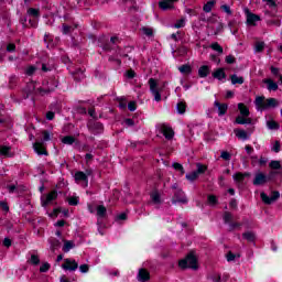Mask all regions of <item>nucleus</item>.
<instances>
[{"label":"nucleus","instance_id":"27","mask_svg":"<svg viewBox=\"0 0 282 282\" xmlns=\"http://www.w3.org/2000/svg\"><path fill=\"white\" fill-rule=\"evenodd\" d=\"M265 83H267L268 89L270 91H276L279 89V85H276V83L272 82V79H267Z\"/></svg>","mask_w":282,"mask_h":282},{"label":"nucleus","instance_id":"1","mask_svg":"<svg viewBox=\"0 0 282 282\" xmlns=\"http://www.w3.org/2000/svg\"><path fill=\"white\" fill-rule=\"evenodd\" d=\"M149 85H150V91L152 96L154 97V100L156 102H160L162 100V90L164 89L166 83L160 84L158 79L150 78L149 79Z\"/></svg>","mask_w":282,"mask_h":282},{"label":"nucleus","instance_id":"18","mask_svg":"<svg viewBox=\"0 0 282 282\" xmlns=\"http://www.w3.org/2000/svg\"><path fill=\"white\" fill-rule=\"evenodd\" d=\"M214 106L218 109V116H226V111H228L227 104H220L219 101H214Z\"/></svg>","mask_w":282,"mask_h":282},{"label":"nucleus","instance_id":"8","mask_svg":"<svg viewBox=\"0 0 282 282\" xmlns=\"http://www.w3.org/2000/svg\"><path fill=\"white\" fill-rule=\"evenodd\" d=\"M270 178L265 174H263V172H258L256 173L253 184L254 186H263V184H267Z\"/></svg>","mask_w":282,"mask_h":282},{"label":"nucleus","instance_id":"53","mask_svg":"<svg viewBox=\"0 0 282 282\" xmlns=\"http://www.w3.org/2000/svg\"><path fill=\"white\" fill-rule=\"evenodd\" d=\"M35 72H36V67H34V66H29L26 68V75L28 76H32V74H34Z\"/></svg>","mask_w":282,"mask_h":282},{"label":"nucleus","instance_id":"58","mask_svg":"<svg viewBox=\"0 0 282 282\" xmlns=\"http://www.w3.org/2000/svg\"><path fill=\"white\" fill-rule=\"evenodd\" d=\"M226 63H228V65H232V63H235V57L232 55L227 56Z\"/></svg>","mask_w":282,"mask_h":282},{"label":"nucleus","instance_id":"38","mask_svg":"<svg viewBox=\"0 0 282 282\" xmlns=\"http://www.w3.org/2000/svg\"><path fill=\"white\" fill-rule=\"evenodd\" d=\"M178 72H181V74H191L192 68L189 65H183L178 67Z\"/></svg>","mask_w":282,"mask_h":282},{"label":"nucleus","instance_id":"46","mask_svg":"<svg viewBox=\"0 0 282 282\" xmlns=\"http://www.w3.org/2000/svg\"><path fill=\"white\" fill-rule=\"evenodd\" d=\"M173 169H175V171H180L181 175H184V166H182V164L180 163H173Z\"/></svg>","mask_w":282,"mask_h":282},{"label":"nucleus","instance_id":"54","mask_svg":"<svg viewBox=\"0 0 282 282\" xmlns=\"http://www.w3.org/2000/svg\"><path fill=\"white\" fill-rule=\"evenodd\" d=\"M269 8H276V2L274 0H262Z\"/></svg>","mask_w":282,"mask_h":282},{"label":"nucleus","instance_id":"61","mask_svg":"<svg viewBox=\"0 0 282 282\" xmlns=\"http://www.w3.org/2000/svg\"><path fill=\"white\" fill-rule=\"evenodd\" d=\"M220 158H223V160H230V153L221 152Z\"/></svg>","mask_w":282,"mask_h":282},{"label":"nucleus","instance_id":"9","mask_svg":"<svg viewBox=\"0 0 282 282\" xmlns=\"http://www.w3.org/2000/svg\"><path fill=\"white\" fill-rule=\"evenodd\" d=\"M160 131L161 133H163L164 138H166V140H171L173 139V135H175V132H173V128L166 124H161L160 126Z\"/></svg>","mask_w":282,"mask_h":282},{"label":"nucleus","instance_id":"6","mask_svg":"<svg viewBox=\"0 0 282 282\" xmlns=\"http://www.w3.org/2000/svg\"><path fill=\"white\" fill-rule=\"evenodd\" d=\"M260 197L263 202V204H274V202H276V199H279V197H281V194L279 192H272L270 196H268V194H265L264 192H262L260 194Z\"/></svg>","mask_w":282,"mask_h":282},{"label":"nucleus","instance_id":"14","mask_svg":"<svg viewBox=\"0 0 282 282\" xmlns=\"http://www.w3.org/2000/svg\"><path fill=\"white\" fill-rule=\"evenodd\" d=\"M174 203H180V204H186L188 202V198H186V195H184V192L182 189H177V192L174 195Z\"/></svg>","mask_w":282,"mask_h":282},{"label":"nucleus","instance_id":"41","mask_svg":"<svg viewBox=\"0 0 282 282\" xmlns=\"http://www.w3.org/2000/svg\"><path fill=\"white\" fill-rule=\"evenodd\" d=\"M212 50H214L215 52H218L219 54L224 53V48L221 47V45H219V43L212 44Z\"/></svg>","mask_w":282,"mask_h":282},{"label":"nucleus","instance_id":"2","mask_svg":"<svg viewBox=\"0 0 282 282\" xmlns=\"http://www.w3.org/2000/svg\"><path fill=\"white\" fill-rule=\"evenodd\" d=\"M256 107L260 111H263L265 109H274V107H279V100L274 98L265 99V97H257Z\"/></svg>","mask_w":282,"mask_h":282},{"label":"nucleus","instance_id":"57","mask_svg":"<svg viewBox=\"0 0 282 282\" xmlns=\"http://www.w3.org/2000/svg\"><path fill=\"white\" fill-rule=\"evenodd\" d=\"M269 25H276L279 28L281 26V20H271L269 21Z\"/></svg>","mask_w":282,"mask_h":282},{"label":"nucleus","instance_id":"33","mask_svg":"<svg viewBox=\"0 0 282 282\" xmlns=\"http://www.w3.org/2000/svg\"><path fill=\"white\" fill-rule=\"evenodd\" d=\"M215 8V0L208 1L204 7L203 10L204 12H210Z\"/></svg>","mask_w":282,"mask_h":282},{"label":"nucleus","instance_id":"26","mask_svg":"<svg viewBox=\"0 0 282 282\" xmlns=\"http://www.w3.org/2000/svg\"><path fill=\"white\" fill-rule=\"evenodd\" d=\"M231 84L232 85H243V77L237 76V75H231Z\"/></svg>","mask_w":282,"mask_h":282},{"label":"nucleus","instance_id":"5","mask_svg":"<svg viewBox=\"0 0 282 282\" xmlns=\"http://www.w3.org/2000/svg\"><path fill=\"white\" fill-rule=\"evenodd\" d=\"M89 175H91V171H89V170H87L86 173L85 172H76L75 173V182L77 184H84V186H88Z\"/></svg>","mask_w":282,"mask_h":282},{"label":"nucleus","instance_id":"17","mask_svg":"<svg viewBox=\"0 0 282 282\" xmlns=\"http://www.w3.org/2000/svg\"><path fill=\"white\" fill-rule=\"evenodd\" d=\"M251 164L253 166H265L268 164V159L261 156L260 159L257 156L251 158Z\"/></svg>","mask_w":282,"mask_h":282},{"label":"nucleus","instance_id":"51","mask_svg":"<svg viewBox=\"0 0 282 282\" xmlns=\"http://www.w3.org/2000/svg\"><path fill=\"white\" fill-rule=\"evenodd\" d=\"M79 271L83 273V274H87V272H89V265L87 264H82L79 267Z\"/></svg>","mask_w":282,"mask_h":282},{"label":"nucleus","instance_id":"28","mask_svg":"<svg viewBox=\"0 0 282 282\" xmlns=\"http://www.w3.org/2000/svg\"><path fill=\"white\" fill-rule=\"evenodd\" d=\"M97 217H105L107 215V208L102 205L96 207Z\"/></svg>","mask_w":282,"mask_h":282},{"label":"nucleus","instance_id":"37","mask_svg":"<svg viewBox=\"0 0 282 282\" xmlns=\"http://www.w3.org/2000/svg\"><path fill=\"white\" fill-rule=\"evenodd\" d=\"M62 142L63 144H74V142H76V139L72 135H67L62 138Z\"/></svg>","mask_w":282,"mask_h":282},{"label":"nucleus","instance_id":"36","mask_svg":"<svg viewBox=\"0 0 282 282\" xmlns=\"http://www.w3.org/2000/svg\"><path fill=\"white\" fill-rule=\"evenodd\" d=\"M243 239H246L247 241H254L256 236L254 232L252 231H247L242 235Z\"/></svg>","mask_w":282,"mask_h":282},{"label":"nucleus","instance_id":"39","mask_svg":"<svg viewBox=\"0 0 282 282\" xmlns=\"http://www.w3.org/2000/svg\"><path fill=\"white\" fill-rule=\"evenodd\" d=\"M42 140H43V142H50V140H52V134L48 131L43 130L42 131Z\"/></svg>","mask_w":282,"mask_h":282},{"label":"nucleus","instance_id":"25","mask_svg":"<svg viewBox=\"0 0 282 282\" xmlns=\"http://www.w3.org/2000/svg\"><path fill=\"white\" fill-rule=\"evenodd\" d=\"M238 109L240 111V116H243V118H248V116H250V110L243 104H238Z\"/></svg>","mask_w":282,"mask_h":282},{"label":"nucleus","instance_id":"11","mask_svg":"<svg viewBox=\"0 0 282 282\" xmlns=\"http://www.w3.org/2000/svg\"><path fill=\"white\" fill-rule=\"evenodd\" d=\"M29 17H32V19L29 20V23L31 24V28H36V19H39V9L31 8L28 10Z\"/></svg>","mask_w":282,"mask_h":282},{"label":"nucleus","instance_id":"20","mask_svg":"<svg viewBox=\"0 0 282 282\" xmlns=\"http://www.w3.org/2000/svg\"><path fill=\"white\" fill-rule=\"evenodd\" d=\"M234 133L238 140H248L250 138V134L246 130L235 129Z\"/></svg>","mask_w":282,"mask_h":282},{"label":"nucleus","instance_id":"49","mask_svg":"<svg viewBox=\"0 0 282 282\" xmlns=\"http://www.w3.org/2000/svg\"><path fill=\"white\" fill-rule=\"evenodd\" d=\"M224 221H225V224H230V221H232V214H230V213H225V215H224Z\"/></svg>","mask_w":282,"mask_h":282},{"label":"nucleus","instance_id":"56","mask_svg":"<svg viewBox=\"0 0 282 282\" xmlns=\"http://www.w3.org/2000/svg\"><path fill=\"white\" fill-rule=\"evenodd\" d=\"M3 246L6 248H10V246H12V240H10V238H4Z\"/></svg>","mask_w":282,"mask_h":282},{"label":"nucleus","instance_id":"43","mask_svg":"<svg viewBox=\"0 0 282 282\" xmlns=\"http://www.w3.org/2000/svg\"><path fill=\"white\" fill-rule=\"evenodd\" d=\"M68 204L70 206H78V196H72L68 198Z\"/></svg>","mask_w":282,"mask_h":282},{"label":"nucleus","instance_id":"22","mask_svg":"<svg viewBox=\"0 0 282 282\" xmlns=\"http://www.w3.org/2000/svg\"><path fill=\"white\" fill-rule=\"evenodd\" d=\"M210 74V67L208 65H203L198 69V76L199 78H206Z\"/></svg>","mask_w":282,"mask_h":282},{"label":"nucleus","instance_id":"32","mask_svg":"<svg viewBox=\"0 0 282 282\" xmlns=\"http://www.w3.org/2000/svg\"><path fill=\"white\" fill-rule=\"evenodd\" d=\"M74 246H75L74 241L65 240L63 251L64 252H69V250H72V248H74Z\"/></svg>","mask_w":282,"mask_h":282},{"label":"nucleus","instance_id":"30","mask_svg":"<svg viewBox=\"0 0 282 282\" xmlns=\"http://www.w3.org/2000/svg\"><path fill=\"white\" fill-rule=\"evenodd\" d=\"M151 199L153 204H162V198H160V193L158 192H152Z\"/></svg>","mask_w":282,"mask_h":282},{"label":"nucleus","instance_id":"23","mask_svg":"<svg viewBox=\"0 0 282 282\" xmlns=\"http://www.w3.org/2000/svg\"><path fill=\"white\" fill-rule=\"evenodd\" d=\"M236 124H252V119L241 115L236 118Z\"/></svg>","mask_w":282,"mask_h":282},{"label":"nucleus","instance_id":"35","mask_svg":"<svg viewBox=\"0 0 282 282\" xmlns=\"http://www.w3.org/2000/svg\"><path fill=\"white\" fill-rule=\"evenodd\" d=\"M271 151H273V153H279L281 151V142L280 141H273L272 147H271Z\"/></svg>","mask_w":282,"mask_h":282},{"label":"nucleus","instance_id":"44","mask_svg":"<svg viewBox=\"0 0 282 282\" xmlns=\"http://www.w3.org/2000/svg\"><path fill=\"white\" fill-rule=\"evenodd\" d=\"M141 32L145 34V36H153V29L151 28H143L141 29Z\"/></svg>","mask_w":282,"mask_h":282},{"label":"nucleus","instance_id":"13","mask_svg":"<svg viewBox=\"0 0 282 282\" xmlns=\"http://www.w3.org/2000/svg\"><path fill=\"white\" fill-rule=\"evenodd\" d=\"M33 149L37 155H47V150H45V144L41 141H37L33 144Z\"/></svg>","mask_w":282,"mask_h":282},{"label":"nucleus","instance_id":"62","mask_svg":"<svg viewBox=\"0 0 282 282\" xmlns=\"http://www.w3.org/2000/svg\"><path fill=\"white\" fill-rule=\"evenodd\" d=\"M17 50V46L14 44H8L7 52H14Z\"/></svg>","mask_w":282,"mask_h":282},{"label":"nucleus","instance_id":"10","mask_svg":"<svg viewBox=\"0 0 282 282\" xmlns=\"http://www.w3.org/2000/svg\"><path fill=\"white\" fill-rule=\"evenodd\" d=\"M56 197H58V194L56 192H51L46 196H42L41 197L42 206L45 207L48 204H52V202H54V199H56Z\"/></svg>","mask_w":282,"mask_h":282},{"label":"nucleus","instance_id":"45","mask_svg":"<svg viewBox=\"0 0 282 282\" xmlns=\"http://www.w3.org/2000/svg\"><path fill=\"white\" fill-rule=\"evenodd\" d=\"M239 254H235L232 252H228L226 256L227 261H235V259H239Z\"/></svg>","mask_w":282,"mask_h":282},{"label":"nucleus","instance_id":"31","mask_svg":"<svg viewBox=\"0 0 282 282\" xmlns=\"http://www.w3.org/2000/svg\"><path fill=\"white\" fill-rule=\"evenodd\" d=\"M29 263H31V265H39L41 263V259L39 258L37 254H31V258L29 259Z\"/></svg>","mask_w":282,"mask_h":282},{"label":"nucleus","instance_id":"24","mask_svg":"<svg viewBox=\"0 0 282 282\" xmlns=\"http://www.w3.org/2000/svg\"><path fill=\"white\" fill-rule=\"evenodd\" d=\"M213 76L217 80H224L226 78V72H224V68H218L213 73Z\"/></svg>","mask_w":282,"mask_h":282},{"label":"nucleus","instance_id":"4","mask_svg":"<svg viewBox=\"0 0 282 282\" xmlns=\"http://www.w3.org/2000/svg\"><path fill=\"white\" fill-rule=\"evenodd\" d=\"M206 171H208L207 165H204L202 163H196V171L187 173L185 177L188 182H195L196 180H199V175H204Z\"/></svg>","mask_w":282,"mask_h":282},{"label":"nucleus","instance_id":"48","mask_svg":"<svg viewBox=\"0 0 282 282\" xmlns=\"http://www.w3.org/2000/svg\"><path fill=\"white\" fill-rule=\"evenodd\" d=\"M208 204H210V206H215L217 204V196L209 195L208 196Z\"/></svg>","mask_w":282,"mask_h":282},{"label":"nucleus","instance_id":"16","mask_svg":"<svg viewBox=\"0 0 282 282\" xmlns=\"http://www.w3.org/2000/svg\"><path fill=\"white\" fill-rule=\"evenodd\" d=\"M137 279L140 282H147L151 279V275L145 269H140Z\"/></svg>","mask_w":282,"mask_h":282},{"label":"nucleus","instance_id":"15","mask_svg":"<svg viewBox=\"0 0 282 282\" xmlns=\"http://www.w3.org/2000/svg\"><path fill=\"white\" fill-rule=\"evenodd\" d=\"M175 1L177 0H161L159 2V7L161 8V10H173V4L175 3Z\"/></svg>","mask_w":282,"mask_h":282},{"label":"nucleus","instance_id":"55","mask_svg":"<svg viewBox=\"0 0 282 282\" xmlns=\"http://www.w3.org/2000/svg\"><path fill=\"white\" fill-rule=\"evenodd\" d=\"M128 109H129V111H135V109H137L135 101H130L128 104Z\"/></svg>","mask_w":282,"mask_h":282},{"label":"nucleus","instance_id":"64","mask_svg":"<svg viewBox=\"0 0 282 282\" xmlns=\"http://www.w3.org/2000/svg\"><path fill=\"white\" fill-rule=\"evenodd\" d=\"M54 112L53 111H48V112H46V119L47 120H52L53 118H54Z\"/></svg>","mask_w":282,"mask_h":282},{"label":"nucleus","instance_id":"19","mask_svg":"<svg viewBox=\"0 0 282 282\" xmlns=\"http://www.w3.org/2000/svg\"><path fill=\"white\" fill-rule=\"evenodd\" d=\"M0 155L2 158H12V155H14V153L12 152V148L7 147V145H1L0 147Z\"/></svg>","mask_w":282,"mask_h":282},{"label":"nucleus","instance_id":"52","mask_svg":"<svg viewBox=\"0 0 282 282\" xmlns=\"http://www.w3.org/2000/svg\"><path fill=\"white\" fill-rule=\"evenodd\" d=\"M50 270V263L45 262L40 267V272H47Z\"/></svg>","mask_w":282,"mask_h":282},{"label":"nucleus","instance_id":"42","mask_svg":"<svg viewBox=\"0 0 282 282\" xmlns=\"http://www.w3.org/2000/svg\"><path fill=\"white\" fill-rule=\"evenodd\" d=\"M184 25H186V19L182 18L174 24V28L178 30L180 28H184Z\"/></svg>","mask_w":282,"mask_h":282},{"label":"nucleus","instance_id":"50","mask_svg":"<svg viewBox=\"0 0 282 282\" xmlns=\"http://www.w3.org/2000/svg\"><path fill=\"white\" fill-rule=\"evenodd\" d=\"M241 228V225L239 223H230L229 224V230H237Z\"/></svg>","mask_w":282,"mask_h":282},{"label":"nucleus","instance_id":"7","mask_svg":"<svg viewBox=\"0 0 282 282\" xmlns=\"http://www.w3.org/2000/svg\"><path fill=\"white\" fill-rule=\"evenodd\" d=\"M246 19H247V25H251V26L257 25V23H259V21H261V17H259L248 10L246 11Z\"/></svg>","mask_w":282,"mask_h":282},{"label":"nucleus","instance_id":"59","mask_svg":"<svg viewBox=\"0 0 282 282\" xmlns=\"http://www.w3.org/2000/svg\"><path fill=\"white\" fill-rule=\"evenodd\" d=\"M58 213H61L59 209H54L53 213L48 214V217H53V219H54V218L58 217Z\"/></svg>","mask_w":282,"mask_h":282},{"label":"nucleus","instance_id":"12","mask_svg":"<svg viewBox=\"0 0 282 282\" xmlns=\"http://www.w3.org/2000/svg\"><path fill=\"white\" fill-rule=\"evenodd\" d=\"M63 270H78V263L75 262V260L66 259L64 260V263L62 264Z\"/></svg>","mask_w":282,"mask_h":282},{"label":"nucleus","instance_id":"34","mask_svg":"<svg viewBox=\"0 0 282 282\" xmlns=\"http://www.w3.org/2000/svg\"><path fill=\"white\" fill-rule=\"evenodd\" d=\"M269 166L273 170V171H279L280 169H282L281 166V161H271L269 163Z\"/></svg>","mask_w":282,"mask_h":282},{"label":"nucleus","instance_id":"40","mask_svg":"<svg viewBox=\"0 0 282 282\" xmlns=\"http://www.w3.org/2000/svg\"><path fill=\"white\" fill-rule=\"evenodd\" d=\"M177 112L178 113H185L186 112V104L184 102H178L176 106Z\"/></svg>","mask_w":282,"mask_h":282},{"label":"nucleus","instance_id":"63","mask_svg":"<svg viewBox=\"0 0 282 282\" xmlns=\"http://www.w3.org/2000/svg\"><path fill=\"white\" fill-rule=\"evenodd\" d=\"M212 280H213L214 282H220V281H221V276H220L219 274H214V275L212 276Z\"/></svg>","mask_w":282,"mask_h":282},{"label":"nucleus","instance_id":"29","mask_svg":"<svg viewBox=\"0 0 282 282\" xmlns=\"http://www.w3.org/2000/svg\"><path fill=\"white\" fill-rule=\"evenodd\" d=\"M248 175H250V174L236 173V174H234V180H235V182H243V180H246V177H248Z\"/></svg>","mask_w":282,"mask_h":282},{"label":"nucleus","instance_id":"21","mask_svg":"<svg viewBox=\"0 0 282 282\" xmlns=\"http://www.w3.org/2000/svg\"><path fill=\"white\" fill-rule=\"evenodd\" d=\"M267 127H268V129H270V131H276L280 129L279 122H276L271 117H269V119H267Z\"/></svg>","mask_w":282,"mask_h":282},{"label":"nucleus","instance_id":"47","mask_svg":"<svg viewBox=\"0 0 282 282\" xmlns=\"http://www.w3.org/2000/svg\"><path fill=\"white\" fill-rule=\"evenodd\" d=\"M264 47H265V43H263V42L256 43V52H263Z\"/></svg>","mask_w":282,"mask_h":282},{"label":"nucleus","instance_id":"3","mask_svg":"<svg viewBox=\"0 0 282 282\" xmlns=\"http://www.w3.org/2000/svg\"><path fill=\"white\" fill-rule=\"evenodd\" d=\"M178 267L181 270H186V268L197 270L199 268V264L197 263V256L195 253L187 254L185 259L180 260Z\"/></svg>","mask_w":282,"mask_h":282},{"label":"nucleus","instance_id":"60","mask_svg":"<svg viewBox=\"0 0 282 282\" xmlns=\"http://www.w3.org/2000/svg\"><path fill=\"white\" fill-rule=\"evenodd\" d=\"M117 219H118L119 221H124V220L127 219V214H124V213L119 214V215L117 216Z\"/></svg>","mask_w":282,"mask_h":282}]
</instances>
